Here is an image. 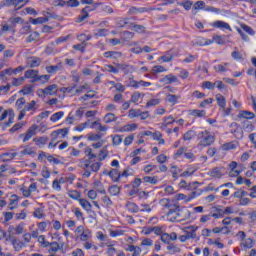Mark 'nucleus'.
Returning <instances> with one entry per match:
<instances>
[{
  "label": "nucleus",
  "mask_w": 256,
  "mask_h": 256,
  "mask_svg": "<svg viewBox=\"0 0 256 256\" xmlns=\"http://www.w3.org/2000/svg\"><path fill=\"white\" fill-rule=\"evenodd\" d=\"M38 129H39V126L37 124H33L32 126L29 127L26 133L20 134L19 138L22 139L23 143H27V141H29L31 138L37 135Z\"/></svg>",
  "instance_id": "obj_4"
},
{
  "label": "nucleus",
  "mask_w": 256,
  "mask_h": 256,
  "mask_svg": "<svg viewBox=\"0 0 256 256\" xmlns=\"http://www.w3.org/2000/svg\"><path fill=\"white\" fill-rule=\"evenodd\" d=\"M159 205L162 207V209H169V205H171V200L168 198H162L159 201Z\"/></svg>",
  "instance_id": "obj_60"
},
{
  "label": "nucleus",
  "mask_w": 256,
  "mask_h": 256,
  "mask_svg": "<svg viewBox=\"0 0 256 256\" xmlns=\"http://www.w3.org/2000/svg\"><path fill=\"white\" fill-rule=\"evenodd\" d=\"M173 59H174L173 54L171 53V51H168V52H166L165 55L160 56L158 58V61L160 63H171V61H173Z\"/></svg>",
  "instance_id": "obj_20"
},
{
  "label": "nucleus",
  "mask_w": 256,
  "mask_h": 256,
  "mask_svg": "<svg viewBox=\"0 0 256 256\" xmlns=\"http://www.w3.org/2000/svg\"><path fill=\"white\" fill-rule=\"evenodd\" d=\"M117 26L120 28L127 26L128 29H131V27H133V22H131L129 18H124L117 22Z\"/></svg>",
  "instance_id": "obj_35"
},
{
  "label": "nucleus",
  "mask_w": 256,
  "mask_h": 256,
  "mask_svg": "<svg viewBox=\"0 0 256 256\" xmlns=\"http://www.w3.org/2000/svg\"><path fill=\"white\" fill-rule=\"evenodd\" d=\"M146 27L143 25H139V24H133L130 28L131 31H134L135 33H139V34H143L146 31Z\"/></svg>",
  "instance_id": "obj_33"
},
{
  "label": "nucleus",
  "mask_w": 256,
  "mask_h": 256,
  "mask_svg": "<svg viewBox=\"0 0 256 256\" xmlns=\"http://www.w3.org/2000/svg\"><path fill=\"white\" fill-rule=\"evenodd\" d=\"M255 246V242L251 238H246L241 242V247H244V249H253Z\"/></svg>",
  "instance_id": "obj_31"
},
{
  "label": "nucleus",
  "mask_w": 256,
  "mask_h": 256,
  "mask_svg": "<svg viewBox=\"0 0 256 256\" xmlns=\"http://www.w3.org/2000/svg\"><path fill=\"white\" fill-rule=\"evenodd\" d=\"M137 127H139L136 123L132 124H126L120 128V133H129L131 131L137 130Z\"/></svg>",
  "instance_id": "obj_17"
},
{
  "label": "nucleus",
  "mask_w": 256,
  "mask_h": 256,
  "mask_svg": "<svg viewBox=\"0 0 256 256\" xmlns=\"http://www.w3.org/2000/svg\"><path fill=\"white\" fill-rule=\"evenodd\" d=\"M239 144L237 142H228L221 146L222 151H231L233 149H237Z\"/></svg>",
  "instance_id": "obj_29"
},
{
  "label": "nucleus",
  "mask_w": 256,
  "mask_h": 256,
  "mask_svg": "<svg viewBox=\"0 0 256 256\" xmlns=\"http://www.w3.org/2000/svg\"><path fill=\"white\" fill-rule=\"evenodd\" d=\"M49 249H48V253L52 254L53 253H57V251H59V249H61V245H59V243L57 242H49Z\"/></svg>",
  "instance_id": "obj_34"
},
{
  "label": "nucleus",
  "mask_w": 256,
  "mask_h": 256,
  "mask_svg": "<svg viewBox=\"0 0 256 256\" xmlns=\"http://www.w3.org/2000/svg\"><path fill=\"white\" fill-rule=\"evenodd\" d=\"M174 121H175V118H173V116H168L163 118V122L160 129H166L168 125H173Z\"/></svg>",
  "instance_id": "obj_38"
},
{
  "label": "nucleus",
  "mask_w": 256,
  "mask_h": 256,
  "mask_svg": "<svg viewBox=\"0 0 256 256\" xmlns=\"http://www.w3.org/2000/svg\"><path fill=\"white\" fill-rule=\"evenodd\" d=\"M213 41L211 39H205V38H197V40L194 42V45L197 47H205L207 45H212Z\"/></svg>",
  "instance_id": "obj_18"
},
{
  "label": "nucleus",
  "mask_w": 256,
  "mask_h": 256,
  "mask_svg": "<svg viewBox=\"0 0 256 256\" xmlns=\"http://www.w3.org/2000/svg\"><path fill=\"white\" fill-rule=\"evenodd\" d=\"M179 208V203L170 202V205L168 206L167 217H169V215H173V213H177Z\"/></svg>",
  "instance_id": "obj_28"
},
{
  "label": "nucleus",
  "mask_w": 256,
  "mask_h": 256,
  "mask_svg": "<svg viewBox=\"0 0 256 256\" xmlns=\"http://www.w3.org/2000/svg\"><path fill=\"white\" fill-rule=\"evenodd\" d=\"M29 3V0H14V9L15 11H19V9H22L25 5Z\"/></svg>",
  "instance_id": "obj_41"
},
{
  "label": "nucleus",
  "mask_w": 256,
  "mask_h": 256,
  "mask_svg": "<svg viewBox=\"0 0 256 256\" xmlns=\"http://www.w3.org/2000/svg\"><path fill=\"white\" fill-rule=\"evenodd\" d=\"M37 109H39V105H37V102L35 100L26 103L24 109H22L18 115V120L21 121L25 117L27 111H37Z\"/></svg>",
  "instance_id": "obj_5"
},
{
  "label": "nucleus",
  "mask_w": 256,
  "mask_h": 256,
  "mask_svg": "<svg viewBox=\"0 0 256 256\" xmlns=\"http://www.w3.org/2000/svg\"><path fill=\"white\" fill-rule=\"evenodd\" d=\"M88 141H94L95 143H97L98 141H102L103 140V134H90L87 137Z\"/></svg>",
  "instance_id": "obj_49"
},
{
  "label": "nucleus",
  "mask_w": 256,
  "mask_h": 256,
  "mask_svg": "<svg viewBox=\"0 0 256 256\" xmlns=\"http://www.w3.org/2000/svg\"><path fill=\"white\" fill-rule=\"evenodd\" d=\"M93 159H97V154L92 152V154L88 156V159L82 158L79 160L78 167L83 169V177L89 178L91 177L90 171H92V173H97V171L101 169V162H93Z\"/></svg>",
  "instance_id": "obj_1"
},
{
  "label": "nucleus",
  "mask_w": 256,
  "mask_h": 256,
  "mask_svg": "<svg viewBox=\"0 0 256 256\" xmlns=\"http://www.w3.org/2000/svg\"><path fill=\"white\" fill-rule=\"evenodd\" d=\"M160 83H164V85H171V83H179V78L173 74H168L160 79Z\"/></svg>",
  "instance_id": "obj_11"
},
{
  "label": "nucleus",
  "mask_w": 256,
  "mask_h": 256,
  "mask_svg": "<svg viewBox=\"0 0 256 256\" xmlns=\"http://www.w3.org/2000/svg\"><path fill=\"white\" fill-rule=\"evenodd\" d=\"M144 183H150V185H157L158 181H159V177L157 176H145L143 178Z\"/></svg>",
  "instance_id": "obj_42"
},
{
  "label": "nucleus",
  "mask_w": 256,
  "mask_h": 256,
  "mask_svg": "<svg viewBox=\"0 0 256 256\" xmlns=\"http://www.w3.org/2000/svg\"><path fill=\"white\" fill-rule=\"evenodd\" d=\"M108 193L112 197H115V196L119 195V193H121V188L117 185H112L109 187Z\"/></svg>",
  "instance_id": "obj_40"
},
{
  "label": "nucleus",
  "mask_w": 256,
  "mask_h": 256,
  "mask_svg": "<svg viewBox=\"0 0 256 256\" xmlns=\"http://www.w3.org/2000/svg\"><path fill=\"white\" fill-rule=\"evenodd\" d=\"M216 101H217L218 107H220V109H222V111H225V107L227 105V100H225L224 96L221 94H217Z\"/></svg>",
  "instance_id": "obj_24"
},
{
  "label": "nucleus",
  "mask_w": 256,
  "mask_h": 256,
  "mask_svg": "<svg viewBox=\"0 0 256 256\" xmlns=\"http://www.w3.org/2000/svg\"><path fill=\"white\" fill-rule=\"evenodd\" d=\"M24 77H25V79H33V83H35V81H39V71L27 70L24 73Z\"/></svg>",
  "instance_id": "obj_14"
},
{
  "label": "nucleus",
  "mask_w": 256,
  "mask_h": 256,
  "mask_svg": "<svg viewBox=\"0 0 256 256\" xmlns=\"http://www.w3.org/2000/svg\"><path fill=\"white\" fill-rule=\"evenodd\" d=\"M81 207L84 209V211H87V213H91V209H93V206L91 205V202L87 199H79L78 200Z\"/></svg>",
  "instance_id": "obj_19"
},
{
  "label": "nucleus",
  "mask_w": 256,
  "mask_h": 256,
  "mask_svg": "<svg viewBox=\"0 0 256 256\" xmlns=\"http://www.w3.org/2000/svg\"><path fill=\"white\" fill-rule=\"evenodd\" d=\"M166 249L170 253V255H175L176 253H181V248L175 244H169L166 247Z\"/></svg>",
  "instance_id": "obj_36"
},
{
  "label": "nucleus",
  "mask_w": 256,
  "mask_h": 256,
  "mask_svg": "<svg viewBox=\"0 0 256 256\" xmlns=\"http://www.w3.org/2000/svg\"><path fill=\"white\" fill-rule=\"evenodd\" d=\"M80 3L82 5H93V8L86 6L82 11L81 15L78 17V23H82V21H85L89 17V11H95L101 3L97 2L95 3L94 0H80Z\"/></svg>",
  "instance_id": "obj_3"
},
{
  "label": "nucleus",
  "mask_w": 256,
  "mask_h": 256,
  "mask_svg": "<svg viewBox=\"0 0 256 256\" xmlns=\"http://www.w3.org/2000/svg\"><path fill=\"white\" fill-rule=\"evenodd\" d=\"M109 177H111V179L115 182L118 183L119 179H121V173H119V170L117 169H112L109 173H108Z\"/></svg>",
  "instance_id": "obj_30"
},
{
  "label": "nucleus",
  "mask_w": 256,
  "mask_h": 256,
  "mask_svg": "<svg viewBox=\"0 0 256 256\" xmlns=\"http://www.w3.org/2000/svg\"><path fill=\"white\" fill-rule=\"evenodd\" d=\"M88 127H91V120H88L76 126L75 131H85V129H87Z\"/></svg>",
  "instance_id": "obj_56"
},
{
  "label": "nucleus",
  "mask_w": 256,
  "mask_h": 256,
  "mask_svg": "<svg viewBox=\"0 0 256 256\" xmlns=\"http://www.w3.org/2000/svg\"><path fill=\"white\" fill-rule=\"evenodd\" d=\"M20 35H28V33H31V25L28 23H23L22 28L19 31Z\"/></svg>",
  "instance_id": "obj_54"
},
{
  "label": "nucleus",
  "mask_w": 256,
  "mask_h": 256,
  "mask_svg": "<svg viewBox=\"0 0 256 256\" xmlns=\"http://www.w3.org/2000/svg\"><path fill=\"white\" fill-rule=\"evenodd\" d=\"M199 227L197 226H187L182 229V231L185 233L186 237L189 239H197V230Z\"/></svg>",
  "instance_id": "obj_9"
},
{
  "label": "nucleus",
  "mask_w": 256,
  "mask_h": 256,
  "mask_svg": "<svg viewBox=\"0 0 256 256\" xmlns=\"http://www.w3.org/2000/svg\"><path fill=\"white\" fill-rule=\"evenodd\" d=\"M41 35L39 34V32H32L28 38H27V43H33V41H39Z\"/></svg>",
  "instance_id": "obj_47"
},
{
  "label": "nucleus",
  "mask_w": 256,
  "mask_h": 256,
  "mask_svg": "<svg viewBox=\"0 0 256 256\" xmlns=\"http://www.w3.org/2000/svg\"><path fill=\"white\" fill-rule=\"evenodd\" d=\"M27 104L25 98H19L17 101H16V109L18 111H23V109H25V105Z\"/></svg>",
  "instance_id": "obj_50"
},
{
  "label": "nucleus",
  "mask_w": 256,
  "mask_h": 256,
  "mask_svg": "<svg viewBox=\"0 0 256 256\" xmlns=\"http://www.w3.org/2000/svg\"><path fill=\"white\" fill-rule=\"evenodd\" d=\"M8 23H10V27H12V29H15L17 25H23V23H25V20L19 16H12L8 19Z\"/></svg>",
  "instance_id": "obj_12"
},
{
  "label": "nucleus",
  "mask_w": 256,
  "mask_h": 256,
  "mask_svg": "<svg viewBox=\"0 0 256 256\" xmlns=\"http://www.w3.org/2000/svg\"><path fill=\"white\" fill-rule=\"evenodd\" d=\"M62 69H63V66H61V65H54V66H47L46 67L47 73H50V74H55L58 71H61Z\"/></svg>",
  "instance_id": "obj_43"
},
{
  "label": "nucleus",
  "mask_w": 256,
  "mask_h": 256,
  "mask_svg": "<svg viewBox=\"0 0 256 256\" xmlns=\"http://www.w3.org/2000/svg\"><path fill=\"white\" fill-rule=\"evenodd\" d=\"M84 249H94V251H98L99 247H97L93 242H90L89 240L83 243Z\"/></svg>",
  "instance_id": "obj_61"
},
{
  "label": "nucleus",
  "mask_w": 256,
  "mask_h": 256,
  "mask_svg": "<svg viewBox=\"0 0 256 256\" xmlns=\"http://www.w3.org/2000/svg\"><path fill=\"white\" fill-rule=\"evenodd\" d=\"M240 116L243 117V119H255V114L249 111H242Z\"/></svg>",
  "instance_id": "obj_62"
},
{
  "label": "nucleus",
  "mask_w": 256,
  "mask_h": 256,
  "mask_svg": "<svg viewBox=\"0 0 256 256\" xmlns=\"http://www.w3.org/2000/svg\"><path fill=\"white\" fill-rule=\"evenodd\" d=\"M7 118H8V122L5 123V127H9L15 121V112L13 111V109L5 110L1 114L0 123H1V121H5V119H7Z\"/></svg>",
  "instance_id": "obj_6"
},
{
  "label": "nucleus",
  "mask_w": 256,
  "mask_h": 256,
  "mask_svg": "<svg viewBox=\"0 0 256 256\" xmlns=\"http://www.w3.org/2000/svg\"><path fill=\"white\" fill-rule=\"evenodd\" d=\"M59 91V86L57 84H51L48 85L47 87H45L44 89H40L38 90V93H40V95H57V92Z\"/></svg>",
  "instance_id": "obj_7"
},
{
  "label": "nucleus",
  "mask_w": 256,
  "mask_h": 256,
  "mask_svg": "<svg viewBox=\"0 0 256 256\" xmlns=\"http://www.w3.org/2000/svg\"><path fill=\"white\" fill-rule=\"evenodd\" d=\"M140 113H141L140 109H130L128 111V117L130 119H135V117H139Z\"/></svg>",
  "instance_id": "obj_59"
},
{
  "label": "nucleus",
  "mask_w": 256,
  "mask_h": 256,
  "mask_svg": "<svg viewBox=\"0 0 256 256\" xmlns=\"http://www.w3.org/2000/svg\"><path fill=\"white\" fill-rule=\"evenodd\" d=\"M15 157H17L16 152L4 153L0 156V159H1V161H3V163H7V161H13V159H15Z\"/></svg>",
  "instance_id": "obj_26"
},
{
  "label": "nucleus",
  "mask_w": 256,
  "mask_h": 256,
  "mask_svg": "<svg viewBox=\"0 0 256 256\" xmlns=\"http://www.w3.org/2000/svg\"><path fill=\"white\" fill-rule=\"evenodd\" d=\"M23 15H37V10L35 8L27 7L22 11Z\"/></svg>",
  "instance_id": "obj_64"
},
{
  "label": "nucleus",
  "mask_w": 256,
  "mask_h": 256,
  "mask_svg": "<svg viewBox=\"0 0 256 256\" xmlns=\"http://www.w3.org/2000/svg\"><path fill=\"white\" fill-rule=\"evenodd\" d=\"M33 216L36 218V219H44L45 217V212L43 210V208H37L35 209L34 213H33Z\"/></svg>",
  "instance_id": "obj_55"
},
{
  "label": "nucleus",
  "mask_w": 256,
  "mask_h": 256,
  "mask_svg": "<svg viewBox=\"0 0 256 256\" xmlns=\"http://www.w3.org/2000/svg\"><path fill=\"white\" fill-rule=\"evenodd\" d=\"M134 37H135V33L125 31V32H123V35H122V41L125 43L126 41H129V40L133 39Z\"/></svg>",
  "instance_id": "obj_57"
},
{
  "label": "nucleus",
  "mask_w": 256,
  "mask_h": 256,
  "mask_svg": "<svg viewBox=\"0 0 256 256\" xmlns=\"http://www.w3.org/2000/svg\"><path fill=\"white\" fill-rule=\"evenodd\" d=\"M104 57H106V59H121L123 57V53L117 51H108L104 53Z\"/></svg>",
  "instance_id": "obj_16"
},
{
  "label": "nucleus",
  "mask_w": 256,
  "mask_h": 256,
  "mask_svg": "<svg viewBox=\"0 0 256 256\" xmlns=\"http://www.w3.org/2000/svg\"><path fill=\"white\" fill-rule=\"evenodd\" d=\"M47 141H49L47 136L33 138V142L35 145H37V147H43V145H47Z\"/></svg>",
  "instance_id": "obj_22"
},
{
  "label": "nucleus",
  "mask_w": 256,
  "mask_h": 256,
  "mask_svg": "<svg viewBox=\"0 0 256 256\" xmlns=\"http://www.w3.org/2000/svg\"><path fill=\"white\" fill-rule=\"evenodd\" d=\"M68 197H70V199H74V200H78L81 199V192L77 191V190H69L67 193Z\"/></svg>",
  "instance_id": "obj_45"
},
{
  "label": "nucleus",
  "mask_w": 256,
  "mask_h": 256,
  "mask_svg": "<svg viewBox=\"0 0 256 256\" xmlns=\"http://www.w3.org/2000/svg\"><path fill=\"white\" fill-rule=\"evenodd\" d=\"M29 21L32 25H43L49 21V17L30 18Z\"/></svg>",
  "instance_id": "obj_23"
},
{
  "label": "nucleus",
  "mask_w": 256,
  "mask_h": 256,
  "mask_svg": "<svg viewBox=\"0 0 256 256\" xmlns=\"http://www.w3.org/2000/svg\"><path fill=\"white\" fill-rule=\"evenodd\" d=\"M17 201H19V196L13 194L11 196V199H10V203L8 205V208L12 211L13 209H17V205H15V203H17ZM11 205H15V206H11Z\"/></svg>",
  "instance_id": "obj_52"
},
{
  "label": "nucleus",
  "mask_w": 256,
  "mask_h": 256,
  "mask_svg": "<svg viewBox=\"0 0 256 256\" xmlns=\"http://www.w3.org/2000/svg\"><path fill=\"white\" fill-rule=\"evenodd\" d=\"M94 189H96L98 193H101V195H106L107 193V190H105L103 183L99 180L94 181Z\"/></svg>",
  "instance_id": "obj_27"
},
{
  "label": "nucleus",
  "mask_w": 256,
  "mask_h": 256,
  "mask_svg": "<svg viewBox=\"0 0 256 256\" xmlns=\"http://www.w3.org/2000/svg\"><path fill=\"white\" fill-rule=\"evenodd\" d=\"M115 121H117V116L113 113H108L104 116L105 123H113Z\"/></svg>",
  "instance_id": "obj_53"
},
{
  "label": "nucleus",
  "mask_w": 256,
  "mask_h": 256,
  "mask_svg": "<svg viewBox=\"0 0 256 256\" xmlns=\"http://www.w3.org/2000/svg\"><path fill=\"white\" fill-rule=\"evenodd\" d=\"M241 29H243V31H245V33H247L248 35H255V30H253V28H251V26H248L247 24H240Z\"/></svg>",
  "instance_id": "obj_58"
},
{
  "label": "nucleus",
  "mask_w": 256,
  "mask_h": 256,
  "mask_svg": "<svg viewBox=\"0 0 256 256\" xmlns=\"http://www.w3.org/2000/svg\"><path fill=\"white\" fill-rule=\"evenodd\" d=\"M212 27H215L216 29H227L228 31H233L229 23L223 22L221 20H218L212 23Z\"/></svg>",
  "instance_id": "obj_15"
},
{
  "label": "nucleus",
  "mask_w": 256,
  "mask_h": 256,
  "mask_svg": "<svg viewBox=\"0 0 256 256\" xmlns=\"http://www.w3.org/2000/svg\"><path fill=\"white\" fill-rule=\"evenodd\" d=\"M38 243H40L42 247H49V241L46 240L45 235H40L38 237Z\"/></svg>",
  "instance_id": "obj_63"
},
{
  "label": "nucleus",
  "mask_w": 256,
  "mask_h": 256,
  "mask_svg": "<svg viewBox=\"0 0 256 256\" xmlns=\"http://www.w3.org/2000/svg\"><path fill=\"white\" fill-rule=\"evenodd\" d=\"M27 65L31 68L39 67V65H41V59L38 57H29L27 58Z\"/></svg>",
  "instance_id": "obj_21"
},
{
  "label": "nucleus",
  "mask_w": 256,
  "mask_h": 256,
  "mask_svg": "<svg viewBox=\"0 0 256 256\" xmlns=\"http://www.w3.org/2000/svg\"><path fill=\"white\" fill-rule=\"evenodd\" d=\"M197 197V192H192L188 195H185L183 193L176 194L174 196L175 201H185L186 203H189V201H193Z\"/></svg>",
  "instance_id": "obj_10"
},
{
  "label": "nucleus",
  "mask_w": 256,
  "mask_h": 256,
  "mask_svg": "<svg viewBox=\"0 0 256 256\" xmlns=\"http://www.w3.org/2000/svg\"><path fill=\"white\" fill-rule=\"evenodd\" d=\"M214 211L216 213L211 214L214 219H221V217L225 216V212H223V209H221V206L213 207Z\"/></svg>",
  "instance_id": "obj_39"
},
{
  "label": "nucleus",
  "mask_w": 256,
  "mask_h": 256,
  "mask_svg": "<svg viewBox=\"0 0 256 256\" xmlns=\"http://www.w3.org/2000/svg\"><path fill=\"white\" fill-rule=\"evenodd\" d=\"M225 173V168L223 166H218L210 169L208 172L209 177H212V179H221Z\"/></svg>",
  "instance_id": "obj_8"
},
{
  "label": "nucleus",
  "mask_w": 256,
  "mask_h": 256,
  "mask_svg": "<svg viewBox=\"0 0 256 256\" xmlns=\"http://www.w3.org/2000/svg\"><path fill=\"white\" fill-rule=\"evenodd\" d=\"M179 99H181L180 95L168 94L166 96V101L168 103H173V105H177V103H179Z\"/></svg>",
  "instance_id": "obj_32"
},
{
  "label": "nucleus",
  "mask_w": 256,
  "mask_h": 256,
  "mask_svg": "<svg viewBox=\"0 0 256 256\" xmlns=\"http://www.w3.org/2000/svg\"><path fill=\"white\" fill-rule=\"evenodd\" d=\"M63 117H65V112H56L50 117V121H52V123H57V121H61Z\"/></svg>",
  "instance_id": "obj_37"
},
{
  "label": "nucleus",
  "mask_w": 256,
  "mask_h": 256,
  "mask_svg": "<svg viewBox=\"0 0 256 256\" xmlns=\"http://www.w3.org/2000/svg\"><path fill=\"white\" fill-rule=\"evenodd\" d=\"M78 237H79L80 241L85 243L86 241L91 239V230L86 229V231L83 234H80Z\"/></svg>",
  "instance_id": "obj_46"
},
{
  "label": "nucleus",
  "mask_w": 256,
  "mask_h": 256,
  "mask_svg": "<svg viewBox=\"0 0 256 256\" xmlns=\"http://www.w3.org/2000/svg\"><path fill=\"white\" fill-rule=\"evenodd\" d=\"M116 67H118V69H121V71H123V73H125V75H129L131 73H135V67L133 65H129V64H116Z\"/></svg>",
  "instance_id": "obj_13"
},
{
  "label": "nucleus",
  "mask_w": 256,
  "mask_h": 256,
  "mask_svg": "<svg viewBox=\"0 0 256 256\" xmlns=\"http://www.w3.org/2000/svg\"><path fill=\"white\" fill-rule=\"evenodd\" d=\"M198 139L200 140L198 148L203 149V147H209L215 143V134L205 130L198 134Z\"/></svg>",
  "instance_id": "obj_2"
},
{
  "label": "nucleus",
  "mask_w": 256,
  "mask_h": 256,
  "mask_svg": "<svg viewBox=\"0 0 256 256\" xmlns=\"http://www.w3.org/2000/svg\"><path fill=\"white\" fill-rule=\"evenodd\" d=\"M165 71H167V69H165V67H163L162 65L153 66L151 69V73L153 75H157V73H165Z\"/></svg>",
  "instance_id": "obj_48"
},
{
  "label": "nucleus",
  "mask_w": 256,
  "mask_h": 256,
  "mask_svg": "<svg viewBox=\"0 0 256 256\" xmlns=\"http://www.w3.org/2000/svg\"><path fill=\"white\" fill-rule=\"evenodd\" d=\"M231 56L235 59V61H243V54L239 52L237 47L234 48Z\"/></svg>",
  "instance_id": "obj_51"
},
{
  "label": "nucleus",
  "mask_w": 256,
  "mask_h": 256,
  "mask_svg": "<svg viewBox=\"0 0 256 256\" xmlns=\"http://www.w3.org/2000/svg\"><path fill=\"white\" fill-rule=\"evenodd\" d=\"M8 231L9 233H12V231H15L17 235H22L23 231H25V224L21 223L17 227L9 226Z\"/></svg>",
  "instance_id": "obj_25"
},
{
  "label": "nucleus",
  "mask_w": 256,
  "mask_h": 256,
  "mask_svg": "<svg viewBox=\"0 0 256 256\" xmlns=\"http://www.w3.org/2000/svg\"><path fill=\"white\" fill-rule=\"evenodd\" d=\"M126 209H128V211H131V213L139 212V206H137V204H135L134 202H127Z\"/></svg>",
  "instance_id": "obj_44"
}]
</instances>
